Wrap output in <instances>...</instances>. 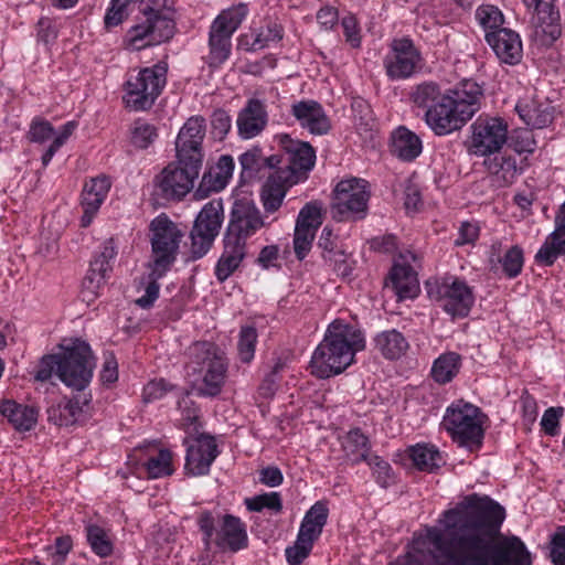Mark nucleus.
I'll return each mask as SVG.
<instances>
[{
  "label": "nucleus",
  "instance_id": "1",
  "mask_svg": "<svg viewBox=\"0 0 565 565\" xmlns=\"http://www.w3.org/2000/svg\"><path fill=\"white\" fill-rule=\"evenodd\" d=\"M454 511L458 565H532L522 540L500 533L505 511L498 502L472 493Z\"/></svg>",
  "mask_w": 565,
  "mask_h": 565
},
{
  "label": "nucleus",
  "instance_id": "2",
  "mask_svg": "<svg viewBox=\"0 0 565 565\" xmlns=\"http://www.w3.org/2000/svg\"><path fill=\"white\" fill-rule=\"evenodd\" d=\"M364 347L361 331L337 319L329 324L323 340L312 354L311 373L319 379L340 374L352 364L355 353Z\"/></svg>",
  "mask_w": 565,
  "mask_h": 565
},
{
  "label": "nucleus",
  "instance_id": "3",
  "mask_svg": "<svg viewBox=\"0 0 565 565\" xmlns=\"http://www.w3.org/2000/svg\"><path fill=\"white\" fill-rule=\"evenodd\" d=\"M161 0H141L142 19L131 26L125 38L127 49L140 51L170 41L175 32L173 13L162 10Z\"/></svg>",
  "mask_w": 565,
  "mask_h": 565
},
{
  "label": "nucleus",
  "instance_id": "4",
  "mask_svg": "<svg viewBox=\"0 0 565 565\" xmlns=\"http://www.w3.org/2000/svg\"><path fill=\"white\" fill-rule=\"evenodd\" d=\"M190 367L199 376L196 392L201 396L215 397L227 377L228 363L224 352L214 343L195 342L190 348Z\"/></svg>",
  "mask_w": 565,
  "mask_h": 565
},
{
  "label": "nucleus",
  "instance_id": "5",
  "mask_svg": "<svg viewBox=\"0 0 565 565\" xmlns=\"http://www.w3.org/2000/svg\"><path fill=\"white\" fill-rule=\"evenodd\" d=\"M196 409L188 408L182 414V428L188 434L184 444L188 445L185 471L191 476H204L210 471L212 462L218 455L215 438L201 434Z\"/></svg>",
  "mask_w": 565,
  "mask_h": 565
},
{
  "label": "nucleus",
  "instance_id": "6",
  "mask_svg": "<svg viewBox=\"0 0 565 565\" xmlns=\"http://www.w3.org/2000/svg\"><path fill=\"white\" fill-rule=\"evenodd\" d=\"M198 524L203 533L205 548L210 550L214 543L222 551L238 552L248 545V536L245 524L232 514L222 516L218 527L210 511L200 514Z\"/></svg>",
  "mask_w": 565,
  "mask_h": 565
},
{
  "label": "nucleus",
  "instance_id": "7",
  "mask_svg": "<svg viewBox=\"0 0 565 565\" xmlns=\"http://www.w3.org/2000/svg\"><path fill=\"white\" fill-rule=\"evenodd\" d=\"M482 95L481 87L472 81H463L454 89L444 95V103L439 105L440 111L448 110L444 118L436 119V126L443 124L448 127L449 134L459 130L478 110L479 99Z\"/></svg>",
  "mask_w": 565,
  "mask_h": 565
},
{
  "label": "nucleus",
  "instance_id": "8",
  "mask_svg": "<svg viewBox=\"0 0 565 565\" xmlns=\"http://www.w3.org/2000/svg\"><path fill=\"white\" fill-rule=\"evenodd\" d=\"M95 363L92 350L87 343L75 340L71 347L60 353V365L56 375L75 392H86L93 377Z\"/></svg>",
  "mask_w": 565,
  "mask_h": 565
},
{
  "label": "nucleus",
  "instance_id": "9",
  "mask_svg": "<svg viewBox=\"0 0 565 565\" xmlns=\"http://www.w3.org/2000/svg\"><path fill=\"white\" fill-rule=\"evenodd\" d=\"M370 191L362 179L340 181L334 191L330 213L337 222L360 221L367 214Z\"/></svg>",
  "mask_w": 565,
  "mask_h": 565
},
{
  "label": "nucleus",
  "instance_id": "10",
  "mask_svg": "<svg viewBox=\"0 0 565 565\" xmlns=\"http://www.w3.org/2000/svg\"><path fill=\"white\" fill-rule=\"evenodd\" d=\"M248 13L247 4L238 3L223 10L212 22L209 34L207 64L218 67L231 53V38Z\"/></svg>",
  "mask_w": 565,
  "mask_h": 565
},
{
  "label": "nucleus",
  "instance_id": "11",
  "mask_svg": "<svg viewBox=\"0 0 565 565\" xmlns=\"http://www.w3.org/2000/svg\"><path fill=\"white\" fill-rule=\"evenodd\" d=\"M149 230L152 260L148 266H154L159 271H169L177 259L183 232L166 214L154 217Z\"/></svg>",
  "mask_w": 565,
  "mask_h": 565
},
{
  "label": "nucleus",
  "instance_id": "12",
  "mask_svg": "<svg viewBox=\"0 0 565 565\" xmlns=\"http://www.w3.org/2000/svg\"><path fill=\"white\" fill-rule=\"evenodd\" d=\"M479 415L477 406L460 401L447 408L443 424L456 443L473 449L481 445L483 438Z\"/></svg>",
  "mask_w": 565,
  "mask_h": 565
},
{
  "label": "nucleus",
  "instance_id": "13",
  "mask_svg": "<svg viewBox=\"0 0 565 565\" xmlns=\"http://www.w3.org/2000/svg\"><path fill=\"white\" fill-rule=\"evenodd\" d=\"M167 64L158 63L139 71L137 76L126 83L127 105L134 110H147L152 107L167 82Z\"/></svg>",
  "mask_w": 565,
  "mask_h": 565
},
{
  "label": "nucleus",
  "instance_id": "14",
  "mask_svg": "<svg viewBox=\"0 0 565 565\" xmlns=\"http://www.w3.org/2000/svg\"><path fill=\"white\" fill-rule=\"evenodd\" d=\"M282 153H277L279 159L277 171L280 179L289 183H298L307 178V173L315 167L316 151L307 141L291 139L288 135L279 137Z\"/></svg>",
  "mask_w": 565,
  "mask_h": 565
},
{
  "label": "nucleus",
  "instance_id": "15",
  "mask_svg": "<svg viewBox=\"0 0 565 565\" xmlns=\"http://www.w3.org/2000/svg\"><path fill=\"white\" fill-rule=\"evenodd\" d=\"M224 221V209L222 200L207 202L195 217L190 232L191 258L203 257L212 247L213 242L220 233Z\"/></svg>",
  "mask_w": 565,
  "mask_h": 565
},
{
  "label": "nucleus",
  "instance_id": "16",
  "mask_svg": "<svg viewBox=\"0 0 565 565\" xmlns=\"http://www.w3.org/2000/svg\"><path fill=\"white\" fill-rule=\"evenodd\" d=\"M201 163L183 161L177 158L169 163L154 179L158 194L166 200L180 201L194 186V180L199 177Z\"/></svg>",
  "mask_w": 565,
  "mask_h": 565
},
{
  "label": "nucleus",
  "instance_id": "17",
  "mask_svg": "<svg viewBox=\"0 0 565 565\" xmlns=\"http://www.w3.org/2000/svg\"><path fill=\"white\" fill-rule=\"evenodd\" d=\"M263 226H265V221L253 201L235 200L224 236L246 244V239Z\"/></svg>",
  "mask_w": 565,
  "mask_h": 565
},
{
  "label": "nucleus",
  "instance_id": "18",
  "mask_svg": "<svg viewBox=\"0 0 565 565\" xmlns=\"http://www.w3.org/2000/svg\"><path fill=\"white\" fill-rule=\"evenodd\" d=\"M428 295L440 302V307L452 318H465L469 315L475 298L466 282L455 279L451 284H441L434 290L429 284Z\"/></svg>",
  "mask_w": 565,
  "mask_h": 565
},
{
  "label": "nucleus",
  "instance_id": "19",
  "mask_svg": "<svg viewBox=\"0 0 565 565\" xmlns=\"http://www.w3.org/2000/svg\"><path fill=\"white\" fill-rule=\"evenodd\" d=\"M508 127L499 118L478 119L472 125L471 148L475 154L490 156L499 152L507 142Z\"/></svg>",
  "mask_w": 565,
  "mask_h": 565
},
{
  "label": "nucleus",
  "instance_id": "20",
  "mask_svg": "<svg viewBox=\"0 0 565 565\" xmlns=\"http://www.w3.org/2000/svg\"><path fill=\"white\" fill-rule=\"evenodd\" d=\"M444 95L438 84L434 82H424L417 85L411 94L412 102L419 108H425V121L427 126L437 135H449V129L444 124L436 126V119L444 118L448 110L440 111L439 105L444 103ZM443 122H445L443 120Z\"/></svg>",
  "mask_w": 565,
  "mask_h": 565
},
{
  "label": "nucleus",
  "instance_id": "21",
  "mask_svg": "<svg viewBox=\"0 0 565 565\" xmlns=\"http://www.w3.org/2000/svg\"><path fill=\"white\" fill-rule=\"evenodd\" d=\"M420 61V53L407 38L394 40L392 53L384 58L386 74L392 79L412 76Z\"/></svg>",
  "mask_w": 565,
  "mask_h": 565
},
{
  "label": "nucleus",
  "instance_id": "22",
  "mask_svg": "<svg viewBox=\"0 0 565 565\" xmlns=\"http://www.w3.org/2000/svg\"><path fill=\"white\" fill-rule=\"evenodd\" d=\"M117 255L115 242L108 238L104 242L102 250L89 264V269L82 282V295L84 300L92 301L98 294L99 288L106 281V275L111 270L109 262Z\"/></svg>",
  "mask_w": 565,
  "mask_h": 565
},
{
  "label": "nucleus",
  "instance_id": "23",
  "mask_svg": "<svg viewBox=\"0 0 565 565\" xmlns=\"http://www.w3.org/2000/svg\"><path fill=\"white\" fill-rule=\"evenodd\" d=\"M205 137V120L203 117H191L180 129L175 141L177 158L183 161L203 162L202 142Z\"/></svg>",
  "mask_w": 565,
  "mask_h": 565
},
{
  "label": "nucleus",
  "instance_id": "24",
  "mask_svg": "<svg viewBox=\"0 0 565 565\" xmlns=\"http://www.w3.org/2000/svg\"><path fill=\"white\" fill-rule=\"evenodd\" d=\"M92 395L88 392H76L71 398L47 408V419L57 426H71L85 417Z\"/></svg>",
  "mask_w": 565,
  "mask_h": 565
},
{
  "label": "nucleus",
  "instance_id": "25",
  "mask_svg": "<svg viewBox=\"0 0 565 565\" xmlns=\"http://www.w3.org/2000/svg\"><path fill=\"white\" fill-rule=\"evenodd\" d=\"M486 40L501 62L514 65L521 61L522 43L516 32L507 28L488 31Z\"/></svg>",
  "mask_w": 565,
  "mask_h": 565
},
{
  "label": "nucleus",
  "instance_id": "26",
  "mask_svg": "<svg viewBox=\"0 0 565 565\" xmlns=\"http://www.w3.org/2000/svg\"><path fill=\"white\" fill-rule=\"evenodd\" d=\"M234 170V160L228 154L220 157L215 166L210 167L203 174L194 192L198 200L207 198L213 192L223 190L231 179Z\"/></svg>",
  "mask_w": 565,
  "mask_h": 565
},
{
  "label": "nucleus",
  "instance_id": "27",
  "mask_svg": "<svg viewBox=\"0 0 565 565\" xmlns=\"http://www.w3.org/2000/svg\"><path fill=\"white\" fill-rule=\"evenodd\" d=\"M236 124L242 138L249 139L260 134L267 125V111L264 103L250 98L239 111Z\"/></svg>",
  "mask_w": 565,
  "mask_h": 565
},
{
  "label": "nucleus",
  "instance_id": "28",
  "mask_svg": "<svg viewBox=\"0 0 565 565\" xmlns=\"http://www.w3.org/2000/svg\"><path fill=\"white\" fill-rule=\"evenodd\" d=\"M292 115L313 135H324L330 128V120L322 106L315 100H301L292 105Z\"/></svg>",
  "mask_w": 565,
  "mask_h": 565
},
{
  "label": "nucleus",
  "instance_id": "29",
  "mask_svg": "<svg viewBox=\"0 0 565 565\" xmlns=\"http://www.w3.org/2000/svg\"><path fill=\"white\" fill-rule=\"evenodd\" d=\"M317 246L322 250L326 264L333 267L338 275L345 277L351 274L352 268L347 262V254L338 245L337 236L329 226L322 230Z\"/></svg>",
  "mask_w": 565,
  "mask_h": 565
},
{
  "label": "nucleus",
  "instance_id": "30",
  "mask_svg": "<svg viewBox=\"0 0 565 565\" xmlns=\"http://www.w3.org/2000/svg\"><path fill=\"white\" fill-rule=\"evenodd\" d=\"M329 509L323 501H317L305 514L297 535L301 542L313 545L327 524Z\"/></svg>",
  "mask_w": 565,
  "mask_h": 565
},
{
  "label": "nucleus",
  "instance_id": "31",
  "mask_svg": "<svg viewBox=\"0 0 565 565\" xmlns=\"http://www.w3.org/2000/svg\"><path fill=\"white\" fill-rule=\"evenodd\" d=\"M224 250L216 264L215 276L225 281L239 266L246 255V244L224 236Z\"/></svg>",
  "mask_w": 565,
  "mask_h": 565
},
{
  "label": "nucleus",
  "instance_id": "32",
  "mask_svg": "<svg viewBox=\"0 0 565 565\" xmlns=\"http://www.w3.org/2000/svg\"><path fill=\"white\" fill-rule=\"evenodd\" d=\"M0 414L20 431L30 430L38 420V411L33 406L18 404L13 399H2Z\"/></svg>",
  "mask_w": 565,
  "mask_h": 565
},
{
  "label": "nucleus",
  "instance_id": "33",
  "mask_svg": "<svg viewBox=\"0 0 565 565\" xmlns=\"http://www.w3.org/2000/svg\"><path fill=\"white\" fill-rule=\"evenodd\" d=\"M515 110L523 122L532 128L542 129L554 120L555 107L548 103H518Z\"/></svg>",
  "mask_w": 565,
  "mask_h": 565
},
{
  "label": "nucleus",
  "instance_id": "34",
  "mask_svg": "<svg viewBox=\"0 0 565 565\" xmlns=\"http://www.w3.org/2000/svg\"><path fill=\"white\" fill-rule=\"evenodd\" d=\"M535 11V35L541 38L542 44L551 45L562 34L559 14L550 3H545Z\"/></svg>",
  "mask_w": 565,
  "mask_h": 565
},
{
  "label": "nucleus",
  "instance_id": "35",
  "mask_svg": "<svg viewBox=\"0 0 565 565\" xmlns=\"http://www.w3.org/2000/svg\"><path fill=\"white\" fill-rule=\"evenodd\" d=\"M484 167L495 178L500 186L511 184L518 174L516 158L505 153L495 152L488 156L483 162Z\"/></svg>",
  "mask_w": 565,
  "mask_h": 565
},
{
  "label": "nucleus",
  "instance_id": "36",
  "mask_svg": "<svg viewBox=\"0 0 565 565\" xmlns=\"http://www.w3.org/2000/svg\"><path fill=\"white\" fill-rule=\"evenodd\" d=\"M422 140L404 126L398 127L393 135L392 152L403 161H413L422 152Z\"/></svg>",
  "mask_w": 565,
  "mask_h": 565
},
{
  "label": "nucleus",
  "instance_id": "37",
  "mask_svg": "<svg viewBox=\"0 0 565 565\" xmlns=\"http://www.w3.org/2000/svg\"><path fill=\"white\" fill-rule=\"evenodd\" d=\"M239 163L242 167V178L250 180L257 177L264 169H274L276 171L279 159L276 154L264 157L260 148L253 147L241 154Z\"/></svg>",
  "mask_w": 565,
  "mask_h": 565
},
{
  "label": "nucleus",
  "instance_id": "38",
  "mask_svg": "<svg viewBox=\"0 0 565 565\" xmlns=\"http://www.w3.org/2000/svg\"><path fill=\"white\" fill-rule=\"evenodd\" d=\"M392 286L399 299L414 298L419 290L417 274L411 266L395 265L391 270Z\"/></svg>",
  "mask_w": 565,
  "mask_h": 565
},
{
  "label": "nucleus",
  "instance_id": "39",
  "mask_svg": "<svg viewBox=\"0 0 565 565\" xmlns=\"http://www.w3.org/2000/svg\"><path fill=\"white\" fill-rule=\"evenodd\" d=\"M279 177L280 172L274 171L268 175L262 190L263 205L268 213H274L281 206L288 188L295 184L284 181Z\"/></svg>",
  "mask_w": 565,
  "mask_h": 565
},
{
  "label": "nucleus",
  "instance_id": "40",
  "mask_svg": "<svg viewBox=\"0 0 565 565\" xmlns=\"http://www.w3.org/2000/svg\"><path fill=\"white\" fill-rule=\"evenodd\" d=\"M110 189V181L105 175L90 179L82 192V205L87 214H95Z\"/></svg>",
  "mask_w": 565,
  "mask_h": 565
},
{
  "label": "nucleus",
  "instance_id": "41",
  "mask_svg": "<svg viewBox=\"0 0 565 565\" xmlns=\"http://www.w3.org/2000/svg\"><path fill=\"white\" fill-rule=\"evenodd\" d=\"M375 345L390 360L399 359L409 348L405 337L395 329L379 333L375 337Z\"/></svg>",
  "mask_w": 565,
  "mask_h": 565
},
{
  "label": "nucleus",
  "instance_id": "42",
  "mask_svg": "<svg viewBox=\"0 0 565 565\" xmlns=\"http://www.w3.org/2000/svg\"><path fill=\"white\" fill-rule=\"evenodd\" d=\"M559 255H565V228H555L535 255L539 264L551 266Z\"/></svg>",
  "mask_w": 565,
  "mask_h": 565
},
{
  "label": "nucleus",
  "instance_id": "43",
  "mask_svg": "<svg viewBox=\"0 0 565 565\" xmlns=\"http://www.w3.org/2000/svg\"><path fill=\"white\" fill-rule=\"evenodd\" d=\"M409 457L419 470L427 472H433L445 463L438 449L428 445H416L411 447Z\"/></svg>",
  "mask_w": 565,
  "mask_h": 565
},
{
  "label": "nucleus",
  "instance_id": "44",
  "mask_svg": "<svg viewBox=\"0 0 565 565\" xmlns=\"http://www.w3.org/2000/svg\"><path fill=\"white\" fill-rule=\"evenodd\" d=\"M461 358L458 353L448 352L435 360L431 367L433 379L440 384L450 382L459 372Z\"/></svg>",
  "mask_w": 565,
  "mask_h": 565
},
{
  "label": "nucleus",
  "instance_id": "45",
  "mask_svg": "<svg viewBox=\"0 0 565 565\" xmlns=\"http://www.w3.org/2000/svg\"><path fill=\"white\" fill-rule=\"evenodd\" d=\"M345 457L352 462L367 460L369 440L360 429L350 430L342 441Z\"/></svg>",
  "mask_w": 565,
  "mask_h": 565
},
{
  "label": "nucleus",
  "instance_id": "46",
  "mask_svg": "<svg viewBox=\"0 0 565 565\" xmlns=\"http://www.w3.org/2000/svg\"><path fill=\"white\" fill-rule=\"evenodd\" d=\"M86 539L92 551L99 557H108L113 554L114 544L105 529L96 524L86 526Z\"/></svg>",
  "mask_w": 565,
  "mask_h": 565
},
{
  "label": "nucleus",
  "instance_id": "47",
  "mask_svg": "<svg viewBox=\"0 0 565 565\" xmlns=\"http://www.w3.org/2000/svg\"><path fill=\"white\" fill-rule=\"evenodd\" d=\"M498 263L502 266L503 274L509 278L519 276L522 271L524 257L520 246L510 247L502 257H498Z\"/></svg>",
  "mask_w": 565,
  "mask_h": 565
},
{
  "label": "nucleus",
  "instance_id": "48",
  "mask_svg": "<svg viewBox=\"0 0 565 565\" xmlns=\"http://www.w3.org/2000/svg\"><path fill=\"white\" fill-rule=\"evenodd\" d=\"M284 29L276 21H268L265 26H262L255 34L253 42L250 43V50H262L270 42H278L282 39Z\"/></svg>",
  "mask_w": 565,
  "mask_h": 565
},
{
  "label": "nucleus",
  "instance_id": "49",
  "mask_svg": "<svg viewBox=\"0 0 565 565\" xmlns=\"http://www.w3.org/2000/svg\"><path fill=\"white\" fill-rule=\"evenodd\" d=\"M150 273L148 275V285L145 295L136 300V305L142 309H149L153 306L159 297L160 285L158 280L162 278L168 271H158L154 266H148Z\"/></svg>",
  "mask_w": 565,
  "mask_h": 565
},
{
  "label": "nucleus",
  "instance_id": "50",
  "mask_svg": "<svg viewBox=\"0 0 565 565\" xmlns=\"http://www.w3.org/2000/svg\"><path fill=\"white\" fill-rule=\"evenodd\" d=\"M256 341V329L252 326H243L239 331V339L237 343L238 356L243 363H249L253 360Z\"/></svg>",
  "mask_w": 565,
  "mask_h": 565
},
{
  "label": "nucleus",
  "instance_id": "51",
  "mask_svg": "<svg viewBox=\"0 0 565 565\" xmlns=\"http://www.w3.org/2000/svg\"><path fill=\"white\" fill-rule=\"evenodd\" d=\"M245 505L249 511L260 512L263 509H269L275 512L282 510L281 497L278 492H269L255 495L245 500Z\"/></svg>",
  "mask_w": 565,
  "mask_h": 565
},
{
  "label": "nucleus",
  "instance_id": "52",
  "mask_svg": "<svg viewBox=\"0 0 565 565\" xmlns=\"http://www.w3.org/2000/svg\"><path fill=\"white\" fill-rule=\"evenodd\" d=\"M322 204L319 201L307 203L299 212L297 225L317 231L322 224Z\"/></svg>",
  "mask_w": 565,
  "mask_h": 565
},
{
  "label": "nucleus",
  "instance_id": "53",
  "mask_svg": "<svg viewBox=\"0 0 565 565\" xmlns=\"http://www.w3.org/2000/svg\"><path fill=\"white\" fill-rule=\"evenodd\" d=\"M171 452L168 449H161L156 457L148 459L146 466L150 478H160L172 473Z\"/></svg>",
  "mask_w": 565,
  "mask_h": 565
},
{
  "label": "nucleus",
  "instance_id": "54",
  "mask_svg": "<svg viewBox=\"0 0 565 565\" xmlns=\"http://www.w3.org/2000/svg\"><path fill=\"white\" fill-rule=\"evenodd\" d=\"M477 18L482 28L484 29L486 33H488V31L504 29L502 26L504 22L503 14L494 6H481L477 10Z\"/></svg>",
  "mask_w": 565,
  "mask_h": 565
},
{
  "label": "nucleus",
  "instance_id": "55",
  "mask_svg": "<svg viewBox=\"0 0 565 565\" xmlns=\"http://www.w3.org/2000/svg\"><path fill=\"white\" fill-rule=\"evenodd\" d=\"M316 231L309 227H303L296 224L294 235V250L296 257L302 260L309 253L312 246Z\"/></svg>",
  "mask_w": 565,
  "mask_h": 565
},
{
  "label": "nucleus",
  "instance_id": "56",
  "mask_svg": "<svg viewBox=\"0 0 565 565\" xmlns=\"http://www.w3.org/2000/svg\"><path fill=\"white\" fill-rule=\"evenodd\" d=\"M157 137L156 128L141 120L135 122L134 129L131 130V142L140 149H146L153 142Z\"/></svg>",
  "mask_w": 565,
  "mask_h": 565
},
{
  "label": "nucleus",
  "instance_id": "57",
  "mask_svg": "<svg viewBox=\"0 0 565 565\" xmlns=\"http://www.w3.org/2000/svg\"><path fill=\"white\" fill-rule=\"evenodd\" d=\"M77 128V122L72 120L67 121L61 132L53 139L50 147L46 149V151L42 156V163L43 166H47L49 162L52 160L56 151L66 142V140L70 138V136L74 132V130Z\"/></svg>",
  "mask_w": 565,
  "mask_h": 565
},
{
  "label": "nucleus",
  "instance_id": "58",
  "mask_svg": "<svg viewBox=\"0 0 565 565\" xmlns=\"http://www.w3.org/2000/svg\"><path fill=\"white\" fill-rule=\"evenodd\" d=\"M72 546L73 541L70 535L56 537L54 544L46 547L47 554L52 557V565H63Z\"/></svg>",
  "mask_w": 565,
  "mask_h": 565
},
{
  "label": "nucleus",
  "instance_id": "59",
  "mask_svg": "<svg viewBox=\"0 0 565 565\" xmlns=\"http://www.w3.org/2000/svg\"><path fill=\"white\" fill-rule=\"evenodd\" d=\"M60 365V353L56 354H46L42 356L39 362L38 371L34 375V379L39 382L49 381L53 373L56 374V367Z\"/></svg>",
  "mask_w": 565,
  "mask_h": 565
},
{
  "label": "nucleus",
  "instance_id": "60",
  "mask_svg": "<svg viewBox=\"0 0 565 565\" xmlns=\"http://www.w3.org/2000/svg\"><path fill=\"white\" fill-rule=\"evenodd\" d=\"M211 126L213 136L222 140L225 138L232 127V119L225 110L216 109L212 114Z\"/></svg>",
  "mask_w": 565,
  "mask_h": 565
},
{
  "label": "nucleus",
  "instance_id": "61",
  "mask_svg": "<svg viewBox=\"0 0 565 565\" xmlns=\"http://www.w3.org/2000/svg\"><path fill=\"white\" fill-rule=\"evenodd\" d=\"M551 561L554 565H565V525L558 526L552 536Z\"/></svg>",
  "mask_w": 565,
  "mask_h": 565
},
{
  "label": "nucleus",
  "instance_id": "62",
  "mask_svg": "<svg viewBox=\"0 0 565 565\" xmlns=\"http://www.w3.org/2000/svg\"><path fill=\"white\" fill-rule=\"evenodd\" d=\"M54 135L53 126L46 120H34L29 130V138L32 142L43 143Z\"/></svg>",
  "mask_w": 565,
  "mask_h": 565
},
{
  "label": "nucleus",
  "instance_id": "63",
  "mask_svg": "<svg viewBox=\"0 0 565 565\" xmlns=\"http://www.w3.org/2000/svg\"><path fill=\"white\" fill-rule=\"evenodd\" d=\"M563 407H550L542 417L541 426L545 434L555 436L558 431L559 419L563 416Z\"/></svg>",
  "mask_w": 565,
  "mask_h": 565
},
{
  "label": "nucleus",
  "instance_id": "64",
  "mask_svg": "<svg viewBox=\"0 0 565 565\" xmlns=\"http://www.w3.org/2000/svg\"><path fill=\"white\" fill-rule=\"evenodd\" d=\"M311 544L296 540L292 546L286 548V558L290 565H300L312 550Z\"/></svg>",
  "mask_w": 565,
  "mask_h": 565
}]
</instances>
